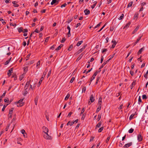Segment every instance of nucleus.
<instances>
[{
    "mask_svg": "<svg viewBox=\"0 0 148 148\" xmlns=\"http://www.w3.org/2000/svg\"><path fill=\"white\" fill-rule=\"evenodd\" d=\"M137 140L138 142H141L143 140V137L141 133H139L137 136Z\"/></svg>",
    "mask_w": 148,
    "mask_h": 148,
    "instance_id": "nucleus-1",
    "label": "nucleus"
},
{
    "mask_svg": "<svg viewBox=\"0 0 148 148\" xmlns=\"http://www.w3.org/2000/svg\"><path fill=\"white\" fill-rule=\"evenodd\" d=\"M44 136V137L45 138L47 139H50L51 138V136L48 135V133L46 132Z\"/></svg>",
    "mask_w": 148,
    "mask_h": 148,
    "instance_id": "nucleus-2",
    "label": "nucleus"
},
{
    "mask_svg": "<svg viewBox=\"0 0 148 148\" xmlns=\"http://www.w3.org/2000/svg\"><path fill=\"white\" fill-rule=\"evenodd\" d=\"M86 45H84L80 49L77 51L78 53H79L82 52L85 49V48L86 47Z\"/></svg>",
    "mask_w": 148,
    "mask_h": 148,
    "instance_id": "nucleus-3",
    "label": "nucleus"
},
{
    "mask_svg": "<svg viewBox=\"0 0 148 148\" xmlns=\"http://www.w3.org/2000/svg\"><path fill=\"white\" fill-rule=\"evenodd\" d=\"M23 99H21L18 102V103H19V105H17V106H18H18H23V103H22V101H23Z\"/></svg>",
    "mask_w": 148,
    "mask_h": 148,
    "instance_id": "nucleus-4",
    "label": "nucleus"
},
{
    "mask_svg": "<svg viewBox=\"0 0 148 148\" xmlns=\"http://www.w3.org/2000/svg\"><path fill=\"white\" fill-rule=\"evenodd\" d=\"M31 81L29 80L28 82H27L26 84V85L24 87V89L25 90H27V88L29 86L30 84V83Z\"/></svg>",
    "mask_w": 148,
    "mask_h": 148,
    "instance_id": "nucleus-5",
    "label": "nucleus"
},
{
    "mask_svg": "<svg viewBox=\"0 0 148 148\" xmlns=\"http://www.w3.org/2000/svg\"><path fill=\"white\" fill-rule=\"evenodd\" d=\"M132 142L130 143H127L125 144L123 146L124 148H127L130 147L132 145Z\"/></svg>",
    "mask_w": 148,
    "mask_h": 148,
    "instance_id": "nucleus-6",
    "label": "nucleus"
},
{
    "mask_svg": "<svg viewBox=\"0 0 148 148\" xmlns=\"http://www.w3.org/2000/svg\"><path fill=\"white\" fill-rule=\"evenodd\" d=\"M59 2V0H52L51 4V5H53V4H54L55 3L56 5V4H58Z\"/></svg>",
    "mask_w": 148,
    "mask_h": 148,
    "instance_id": "nucleus-7",
    "label": "nucleus"
},
{
    "mask_svg": "<svg viewBox=\"0 0 148 148\" xmlns=\"http://www.w3.org/2000/svg\"><path fill=\"white\" fill-rule=\"evenodd\" d=\"M42 128L43 130V132H44L45 133H46V132L48 133V132L49 130L47 127L45 126H43Z\"/></svg>",
    "mask_w": 148,
    "mask_h": 148,
    "instance_id": "nucleus-8",
    "label": "nucleus"
},
{
    "mask_svg": "<svg viewBox=\"0 0 148 148\" xmlns=\"http://www.w3.org/2000/svg\"><path fill=\"white\" fill-rule=\"evenodd\" d=\"M90 100L91 102H93L94 101L95 99L94 98V96L92 94L90 95Z\"/></svg>",
    "mask_w": 148,
    "mask_h": 148,
    "instance_id": "nucleus-9",
    "label": "nucleus"
},
{
    "mask_svg": "<svg viewBox=\"0 0 148 148\" xmlns=\"http://www.w3.org/2000/svg\"><path fill=\"white\" fill-rule=\"evenodd\" d=\"M84 12L85 13V14L86 15L89 14L90 13L89 10L87 9H86L85 10H84Z\"/></svg>",
    "mask_w": 148,
    "mask_h": 148,
    "instance_id": "nucleus-10",
    "label": "nucleus"
},
{
    "mask_svg": "<svg viewBox=\"0 0 148 148\" xmlns=\"http://www.w3.org/2000/svg\"><path fill=\"white\" fill-rule=\"evenodd\" d=\"M13 71V68H11L8 71V75L9 77L11 75V73Z\"/></svg>",
    "mask_w": 148,
    "mask_h": 148,
    "instance_id": "nucleus-11",
    "label": "nucleus"
},
{
    "mask_svg": "<svg viewBox=\"0 0 148 148\" xmlns=\"http://www.w3.org/2000/svg\"><path fill=\"white\" fill-rule=\"evenodd\" d=\"M112 42L113 43L111 47L112 48H114L116 45V41L114 40H112Z\"/></svg>",
    "mask_w": 148,
    "mask_h": 148,
    "instance_id": "nucleus-12",
    "label": "nucleus"
},
{
    "mask_svg": "<svg viewBox=\"0 0 148 148\" xmlns=\"http://www.w3.org/2000/svg\"><path fill=\"white\" fill-rule=\"evenodd\" d=\"M136 84V81H134L132 82V83L130 86V87L131 89H132L134 87V86H135Z\"/></svg>",
    "mask_w": 148,
    "mask_h": 148,
    "instance_id": "nucleus-13",
    "label": "nucleus"
},
{
    "mask_svg": "<svg viewBox=\"0 0 148 148\" xmlns=\"http://www.w3.org/2000/svg\"><path fill=\"white\" fill-rule=\"evenodd\" d=\"M137 114V113H136V112H135V113L134 114H132L130 117V118H129L130 120H132L133 118V117L135 115H136Z\"/></svg>",
    "mask_w": 148,
    "mask_h": 148,
    "instance_id": "nucleus-14",
    "label": "nucleus"
},
{
    "mask_svg": "<svg viewBox=\"0 0 148 148\" xmlns=\"http://www.w3.org/2000/svg\"><path fill=\"white\" fill-rule=\"evenodd\" d=\"M102 103V99L100 98L99 99V101L98 103V105L99 106H101Z\"/></svg>",
    "mask_w": 148,
    "mask_h": 148,
    "instance_id": "nucleus-15",
    "label": "nucleus"
},
{
    "mask_svg": "<svg viewBox=\"0 0 148 148\" xmlns=\"http://www.w3.org/2000/svg\"><path fill=\"white\" fill-rule=\"evenodd\" d=\"M101 122L100 121V122H99L96 125L95 128L97 129L98 128H99L101 126Z\"/></svg>",
    "mask_w": 148,
    "mask_h": 148,
    "instance_id": "nucleus-16",
    "label": "nucleus"
},
{
    "mask_svg": "<svg viewBox=\"0 0 148 148\" xmlns=\"http://www.w3.org/2000/svg\"><path fill=\"white\" fill-rule=\"evenodd\" d=\"M131 24V23L130 22H129L128 23L125 25L124 27L123 28V29L127 28Z\"/></svg>",
    "mask_w": 148,
    "mask_h": 148,
    "instance_id": "nucleus-17",
    "label": "nucleus"
},
{
    "mask_svg": "<svg viewBox=\"0 0 148 148\" xmlns=\"http://www.w3.org/2000/svg\"><path fill=\"white\" fill-rule=\"evenodd\" d=\"M138 14L137 13H135L134 17V19L135 20L137 19L138 18Z\"/></svg>",
    "mask_w": 148,
    "mask_h": 148,
    "instance_id": "nucleus-18",
    "label": "nucleus"
},
{
    "mask_svg": "<svg viewBox=\"0 0 148 148\" xmlns=\"http://www.w3.org/2000/svg\"><path fill=\"white\" fill-rule=\"evenodd\" d=\"M139 28V27L138 26H137L133 32V34L135 33L138 29Z\"/></svg>",
    "mask_w": 148,
    "mask_h": 148,
    "instance_id": "nucleus-19",
    "label": "nucleus"
},
{
    "mask_svg": "<svg viewBox=\"0 0 148 148\" xmlns=\"http://www.w3.org/2000/svg\"><path fill=\"white\" fill-rule=\"evenodd\" d=\"M38 97H36L34 99V102L35 104L36 105L37 104L38 101Z\"/></svg>",
    "mask_w": 148,
    "mask_h": 148,
    "instance_id": "nucleus-20",
    "label": "nucleus"
},
{
    "mask_svg": "<svg viewBox=\"0 0 148 148\" xmlns=\"http://www.w3.org/2000/svg\"><path fill=\"white\" fill-rule=\"evenodd\" d=\"M144 49L143 48H141L138 51V55L141 54L142 52V51Z\"/></svg>",
    "mask_w": 148,
    "mask_h": 148,
    "instance_id": "nucleus-21",
    "label": "nucleus"
},
{
    "mask_svg": "<svg viewBox=\"0 0 148 148\" xmlns=\"http://www.w3.org/2000/svg\"><path fill=\"white\" fill-rule=\"evenodd\" d=\"M108 62H107V61L106 62H104L103 64L100 67V69H101Z\"/></svg>",
    "mask_w": 148,
    "mask_h": 148,
    "instance_id": "nucleus-22",
    "label": "nucleus"
},
{
    "mask_svg": "<svg viewBox=\"0 0 148 148\" xmlns=\"http://www.w3.org/2000/svg\"><path fill=\"white\" fill-rule=\"evenodd\" d=\"M16 2L14 1L12 2V3L14 5V6L16 7L18 6V5L16 3Z\"/></svg>",
    "mask_w": 148,
    "mask_h": 148,
    "instance_id": "nucleus-23",
    "label": "nucleus"
},
{
    "mask_svg": "<svg viewBox=\"0 0 148 148\" xmlns=\"http://www.w3.org/2000/svg\"><path fill=\"white\" fill-rule=\"evenodd\" d=\"M14 108H11V109L9 110V115H10V114H12L13 112V111L14 110Z\"/></svg>",
    "mask_w": 148,
    "mask_h": 148,
    "instance_id": "nucleus-24",
    "label": "nucleus"
},
{
    "mask_svg": "<svg viewBox=\"0 0 148 148\" xmlns=\"http://www.w3.org/2000/svg\"><path fill=\"white\" fill-rule=\"evenodd\" d=\"M83 42L82 40L78 42L76 44V45L77 46H79Z\"/></svg>",
    "mask_w": 148,
    "mask_h": 148,
    "instance_id": "nucleus-25",
    "label": "nucleus"
},
{
    "mask_svg": "<svg viewBox=\"0 0 148 148\" xmlns=\"http://www.w3.org/2000/svg\"><path fill=\"white\" fill-rule=\"evenodd\" d=\"M23 28L22 27H21L20 28H19L18 29V32L20 33L21 32H23Z\"/></svg>",
    "mask_w": 148,
    "mask_h": 148,
    "instance_id": "nucleus-26",
    "label": "nucleus"
},
{
    "mask_svg": "<svg viewBox=\"0 0 148 148\" xmlns=\"http://www.w3.org/2000/svg\"><path fill=\"white\" fill-rule=\"evenodd\" d=\"M40 64V61H38L37 63L36 64V67L37 69H38L39 68V66Z\"/></svg>",
    "mask_w": 148,
    "mask_h": 148,
    "instance_id": "nucleus-27",
    "label": "nucleus"
},
{
    "mask_svg": "<svg viewBox=\"0 0 148 148\" xmlns=\"http://www.w3.org/2000/svg\"><path fill=\"white\" fill-rule=\"evenodd\" d=\"M115 55V54H114L110 56V58L107 60V62H109V61Z\"/></svg>",
    "mask_w": 148,
    "mask_h": 148,
    "instance_id": "nucleus-28",
    "label": "nucleus"
},
{
    "mask_svg": "<svg viewBox=\"0 0 148 148\" xmlns=\"http://www.w3.org/2000/svg\"><path fill=\"white\" fill-rule=\"evenodd\" d=\"M124 16V14H121V16L118 19L119 20H121L123 18Z\"/></svg>",
    "mask_w": 148,
    "mask_h": 148,
    "instance_id": "nucleus-29",
    "label": "nucleus"
},
{
    "mask_svg": "<svg viewBox=\"0 0 148 148\" xmlns=\"http://www.w3.org/2000/svg\"><path fill=\"white\" fill-rule=\"evenodd\" d=\"M73 45H71L69 47L68 49V50L69 51H70L71 50L72 48H73Z\"/></svg>",
    "mask_w": 148,
    "mask_h": 148,
    "instance_id": "nucleus-30",
    "label": "nucleus"
},
{
    "mask_svg": "<svg viewBox=\"0 0 148 148\" xmlns=\"http://www.w3.org/2000/svg\"><path fill=\"white\" fill-rule=\"evenodd\" d=\"M134 130V129L132 128H131L130 130H129L128 132L130 133H132L133 132Z\"/></svg>",
    "mask_w": 148,
    "mask_h": 148,
    "instance_id": "nucleus-31",
    "label": "nucleus"
},
{
    "mask_svg": "<svg viewBox=\"0 0 148 148\" xmlns=\"http://www.w3.org/2000/svg\"><path fill=\"white\" fill-rule=\"evenodd\" d=\"M101 106H99V107H98L97 108L96 112V113L100 111V110H101Z\"/></svg>",
    "mask_w": 148,
    "mask_h": 148,
    "instance_id": "nucleus-32",
    "label": "nucleus"
},
{
    "mask_svg": "<svg viewBox=\"0 0 148 148\" xmlns=\"http://www.w3.org/2000/svg\"><path fill=\"white\" fill-rule=\"evenodd\" d=\"M142 102V100L140 98V96H139L138 99V104L139 105H140V103Z\"/></svg>",
    "mask_w": 148,
    "mask_h": 148,
    "instance_id": "nucleus-33",
    "label": "nucleus"
},
{
    "mask_svg": "<svg viewBox=\"0 0 148 148\" xmlns=\"http://www.w3.org/2000/svg\"><path fill=\"white\" fill-rule=\"evenodd\" d=\"M47 71H45L44 72L43 75H42V77H41V78H44V77H45V75H46V73H47Z\"/></svg>",
    "mask_w": 148,
    "mask_h": 148,
    "instance_id": "nucleus-34",
    "label": "nucleus"
},
{
    "mask_svg": "<svg viewBox=\"0 0 148 148\" xmlns=\"http://www.w3.org/2000/svg\"><path fill=\"white\" fill-rule=\"evenodd\" d=\"M101 70H99V71H97V70L94 74L93 75H95V76L97 74L100 72L101 71Z\"/></svg>",
    "mask_w": 148,
    "mask_h": 148,
    "instance_id": "nucleus-35",
    "label": "nucleus"
},
{
    "mask_svg": "<svg viewBox=\"0 0 148 148\" xmlns=\"http://www.w3.org/2000/svg\"><path fill=\"white\" fill-rule=\"evenodd\" d=\"M132 4H133L132 2H130V3H129L128 4V5L127 6V8H129V7H131L132 6Z\"/></svg>",
    "mask_w": 148,
    "mask_h": 148,
    "instance_id": "nucleus-36",
    "label": "nucleus"
},
{
    "mask_svg": "<svg viewBox=\"0 0 148 148\" xmlns=\"http://www.w3.org/2000/svg\"><path fill=\"white\" fill-rule=\"evenodd\" d=\"M27 93V90H25V91L23 92V94L24 95H25Z\"/></svg>",
    "mask_w": 148,
    "mask_h": 148,
    "instance_id": "nucleus-37",
    "label": "nucleus"
},
{
    "mask_svg": "<svg viewBox=\"0 0 148 148\" xmlns=\"http://www.w3.org/2000/svg\"><path fill=\"white\" fill-rule=\"evenodd\" d=\"M141 38V36L139 37H138V38L137 40L135 42V43H137L140 40V39Z\"/></svg>",
    "mask_w": 148,
    "mask_h": 148,
    "instance_id": "nucleus-38",
    "label": "nucleus"
},
{
    "mask_svg": "<svg viewBox=\"0 0 148 148\" xmlns=\"http://www.w3.org/2000/svg\"><path fill=\"white\" fill-rule=\"evenodd\" d=\"M103 127H102L100 128L98 131V132L99 133L101 132H102V131L103 130Z\"/></svg>",
    "mask_w": 148,
    "mask_h": 148,
    "instance_id": "nucleus-39",
    "label": "nucleus"
},
{
    "mask_svg": "<svg viewBox=\"0 0 148 148\" xmlns=\"http://www.w3.org/2000/svg\"><path fill=\"white\" fill-rule=\"evenodd\" d=\"M70 96V95L69 94H68L66 96V97H65V100H67L68 99V98H69Z\"/></svg>",
    "mask_w": 148,
    "mask_h": 148,
    "instance_id": "nucleus-40",
    "label": "nucleus"
},
{
    "mask_svg": "<svg viewBox=\"0 0 148 148\" xmlns=\"http://www.w3.org/2000/svg\"><path fill=\"white\" fill-rule=\"evenodd\" d=\"M51 69H50L49 70V71L47 74V77H48L50 75L51 73Z\"/></svg>",
    "mask_w": 148,
    "mask_h": 148,
    "instance_id": "nucleus-41",
    "label": "nucleus"
},
{
    "mask_svg": "<svg viewBox=\"0 0 148 148\" xmlns=\"http://www.w3.org/2000/svg\"><path fill=\"white\" fill-rule=\"evenodd\" d=\"M142 98L143 99H146L147 98V97L146 95H142Z\"/></svg>",
    "mask_w": 148,
    "mask_h": 148,
    "instance_id": "nucleus-42",
    "label": "nucleus"
},
{
    "mask_svg": "<svg viewBox=\"0 0 148 148\" xmlns=\"http://www.w3.org/2000/svg\"><path fill=\"white\" fill-rule=\"evenodd\" d=\"M100 79V77H97V78L96 82V84H97L98 83V82H99V81Z\"/></svg>",
    "mask_w": 148,
    "mask_h": 148,
    "instance_id": "nucleus-43",
    "label": "nucleus"
},
{
    "mask_svg": "<svg viewBox=\"0 0 148 148\" xmlns=\"http://www.w3.org/2000/svg\"><path fill=\"white\" fill-rule=\"evenodd\" d=\"M101 114H99L98 115L97 121H99L101 119Z\"/></svg>",
    "mask_w": 148,
    "mask_h": 148,
    "instance_id": "nucleus-44",
    "label": "nucleus"
},
{
    "mask_svg": "<svg viewBox=\"0 0 148 148\" xmlns=\"http://www.w3.org/2000/svg\"><path fill=\"white\" fill-rule=\"evenodd\" d=\"M110 138V135L109 136H108V137L107 138L106 140V143H108V141H109Z\"/></svg>",
    "mask_w": 148,
    "mask_h": 148,
    "instance_id": "nucleus-45",
    "label": "nucleus"
},
{
    "mask_svg": "<svg viewBox=\"0 0 148 148\" xmlns=\"http://www.w3.org/2000/svg\"><path fill=\"white\" fill-rule=\"evenodd\" d=\"M66 40V39L65 38H62L61 42V43H63Z\"/></svg>",
    "mask_w": 148,
    "mask_h": 148,
    "instance_id": "nucleus-46",
    "label": "nucleus"
},
{
    "mask_svg": "<svg viewBox=\"0 0 148 148\" xmlns=\"http://www.w3.org/2000/svg\"><path fill=\"white\" fill-rule=\"evenodd\" d=\"M95 76H96L95 75H92V77L91 78V81H90L91 82L95 79Z\"/></svg>",
    "mask_w": 148,
    "mask_h": 148,
    "instance_id": "nucleus-47",
    "label": "nucleus"
},
{
    "mask_svg": "<svg viewBox=\"0 0 148 148\" xmlns=\"http://www.w3.org/2000/svg\"><path fill=\"white\" fill-rule=\"evenodd\" d=\"M43 79V78H41V77L40 79V81L39 82V85H40V84L42 82Z\"/></svg>",
    "mask_w": 148,
    "mask_h": 148,
    "instance_id": "nucleus-48",
    "label": "nucleus"
},
{
    "mask_svg": "<svg viewBox=\"0 0 148 148\" xmlns=\"http://www.w3.org/2000/svg\"><path fill=\"white\" fill-rule=\"evenodd\" d=\"M101 23V22L99 23L94 28H96L99 27Z\"/></svg>",
    "mask_w": 148,
    "mask_h": 148,
    "instance_id": "nucleus-49",
    "label": "nucleus"
},
{
    "mask_svg": "<svg viewBox=\"0 0 148 148\" xmlns=\"http://www.w3.org/2000/svg\"><path fill=\"white\" fill-rule=\"evenodd\" d=\"M130 74L132 76H133L134 75V73L133 71H130Z\"/></svg>",
    "mask_w": 148,
    "mask_h": 148,
    "instance_id": "nucleus-50",
    "label": "nucleus"
},
{
    "mask_svg": "<svg viewBox=\"0 0 148 148\" xmlns=\"http://www.w3.org/2000/svg\"><path fill=\"white\" fill-rule=\"evenodd\" d=\"M74 79V77H72L70 81V82L71 83H73Z\"/></svg>",
    "mask_w": 148,
    "mask_h": 148,
    "instance_id": "nucleus-51",
    "label": "nucleus"
},
{
    "mask_svg": "<svg viewBox=\"0 0 148 148\" xmlns=\"http://www.w3.org/2000/svg\"><path fill=\"white\" fill-rule=\"evenodd\" d=\"M4 101L5 102L9 103V99L8 98L4 99Z\"/></svg>",
    "mask_w": 148,
    "mask_h": 148,
    "instance_id": "nucleus-52",
    "label": "nucleus"
},
{
    "mask_svg": "<svg viewBox=\"0 0 148 148\" xmlns=\"http://www.w3.org/2000/svg\"><path fill=\"white\" fill-rule=\"evenodd\" d=\"M66 5V3H65L64 4H62V5L61 6V7L62 8L63 7H65Z\"/></svg>",
    "mask_w": 148,
    "mask_h": 148,
    "instance_id": "nucleus-53",
    "label": "nucleus"
},
{
    "mask_svg": "<svg viewBox=\"0 0 148 148\" xmlns=\"http://www.w3.org/2000/svg\"><path fill=\"white\" fill-rule=\"evenodd\" d=\"M6 106H7L4 105L2 109V111H4L5 108L6 107Z\"/></svg>",
    "mask_w": 148,
    "mask_h": 148,
    "instance_id": "nucleus-54",
    "label": "nucleus"
},
{
    "mask_svg": "<svg viewBox=\"0 0 148 148\" xmlns=\"http://www.w3.org/2000/svg\"><path fill=\"white\" fill-rule=\"evenodd\" d=\"M23 78V75H22L21 76H20L19 77V79L21 81L22 79Z\"/></svg>",
    "mask_w": 148,
    "mask_h": 148,
    "instance_id": "nucleus-55",
    "label": "nucleus"
},
{
    "mask_svg": "<svg viewBox=\"0 0 148 148\" xmlns=\"http://www.w3.org/2000/svg\"><path fill=\"white\" fill-rule=\"evenodd\" d=\"M96 4H97V3H95L92 5L91 6V8L92 9H93L95 8V6L96 5Z\"/></svg>",
    "mask_w": 148,
    "mask_h": 148,
    "instance_id": "nucleus-56",
    "label": "nucleus"
},
{
    "mask_svg": "<svg viewBox=\"0 0 148 148\" xmlns=\"http://www.w3.org/2000/svg\"><path fill=\"white\" fill-rule=\"evenodd\" d=\"M72 114V113L71 112H70L69 113V114L68 115V117H70Z\"/></svg>",
    "mask_w": 148,
    "mask_h": 148,
    "instance_id": "nucleus-57",
    "label": "nucleus"
},
{
    "mask_svg": "<svg viewBox=\"0 0 148 148\" xmlns=\"http://www.w3.org/2000/svg\"><path fill=\"white\" fill-rule=\"evenodd\" d=\"M10 62V61H9V60H7L5 63V65H6L8 64Z\"/></svg>",
    "mask_w": 148,
    "mask_h": 148,
    "instance_id": "nucleus-58",
    "label": "nucleus"
},
{
    "mask_svg": "<svg viewBox=\"0 0 148 148\" xmlns=\"http://www.w3.org/2000/svg\"><path fill=\"white\" fill-rule=\"evenodd\" d=\"M94 138V137L93 136H91L90 141V142L92 141L93 140Z\"/></svg>",
    "mask_w": 148,
    "mask_h": 148,
    "instance_id": "nucleus-59",
    "label": "nucleus"
},
{
    "mask_svg": "<svg viewBox=\"0 0 148 148\" xmlns=\"http://www.w3.org/2000/svg\"><path fill=\"white\" fill-rule=\"evenodd\" d=\"M23 33H24L25 32H28V30L27 29H23Z\"/></svg>",
    "mask_w": 148,
    "mask_h": 148,
    "instance_id": "nucleus-60",
    "label": "nucleus"
},
{
    "mask_svg": "<svg viewBox=\"0 0 148 148\" xmlns=\"http://www.w3.org/2000/svg\"><path fill=\"white\" fill-rule=\"evenodd\" d=\"M34 62V61H30L29 63H28V64L29 65H30L33 64Z\"/></svg>",
    "mask_w": 148,
    "mask_h": 148,
    "instance_id": "nucleus-61",
    "label": "nucleus"
},
{
    "mask_svg": "<svg viewBox=\"0 0 148 148\" xmlns=\"http://www.w3.org/2000/svg\"><path fill=\"white\" fill-rule=\"evenodd\" d=\"M107 51V49H103L102 51V53H103L106 51Z\"/></svg>",
    "mask_w": 148,
    "mask_h": 148,
    "instance_id": "nucleus-62",
    "label": "nucleus"
},
{
    "mask_svg": "<svg viewBox=\"0 0 148 148\" xmlns=\"http://www.w3.org/2000/svg\"><path fill=\"white\" fill-rule=\"evenodd\" d=\"M21 132L23 134H24L25 133V131L24 130H22L21 131Z\"/></svg>",
    "mask_w": 148,
    "mask_h": 148,
    "instance_id": "nucleus-63",
    "label": "nucleus"
},
{
    "mask_svg": "<svg viewBox=\"0 0 148 148\" xmlns=\"http://www.w3.org/2000/svg\"><path fill=\"white\" fill-rule=\"evenodd\" d=\"M123 106V105L122 104L119 107L118 109H121L122 108V107Z\"/></svg>",
    "mask_w": 148,
    "mask_h": 148,
    "instance_id": "nucleus-64",
    "label": "nucleus"
}]
</instances>
